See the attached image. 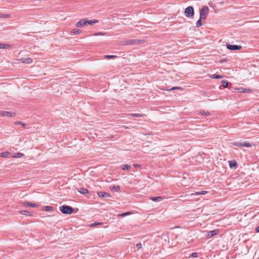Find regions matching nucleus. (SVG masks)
I'll use <instances>...</instances> for the list:
<instances>
[{
	"label": "nucleus",
	"mask_w": 259,
	"mask_h": 259,
	"mask_svg": "<svg viewBox=\"0 0 259 259\" xmlns=\"http://www.w3.org/2000/svg\"><path fill=\"white\" fill-rule=\"evenodd\" d=\"M23 155V154L22 153H17L15 154V155L13 156V157H17V158H20Z\"/></svg>",
	"instance_id": "72a5a7b5"
},
{
	"label": "nucleus",
	"mask_w": 259,
	"mask_h": 259,
	"mask_svg": "<svg viewBox=\"0 0 259 259\" xmlns=\"http://www.w3.org/2000/svg\"><path fill=\"white\" fill-rule=\"evenodd\" d=\"M54 209V207L51 206H45L43 207V210L50 211Z\"/></svg>",
	"instance_id": "aec40b11"
},
{
	"label": "nucleus",
	"mask_w": 259,
	"mask_h": 259,
	"mask_svg": "<svg viewBox=\"0 0 259 259\" xmlns=\"http://www.w3.org/2000/svg\"><path fill=\"white\" fill-rule=\"evenodd\" d=\"M87 19H81L75 24L77 27H83L84 26H87Z\"/></svg>",
	"instance_id": "423d86ee"
},
{
	"label": "nucleus",
	"mask_w": 259,
	"mask_h": 259,
	"mask_svg": "<svg viewBox=\"0 0 259 259\" xmlns=\"http://www.w3.org/2000/svg\"><path fill=\"white\" fill-rule=\"evenodd\" d=\"M251 146V144L247 142H244L242 143V147H250Z\"/></svg>",
	"instance_id": "bb28decb"
},
{
	"label": "nucleus",
	"mask_w": 259,
	"mask_h": 259,
	"mask_svg": "<svg viewBox=\"0 0 259 259\" xmlns=\"http://www.w3.org/2000/svg\"><path fill=\"white\" fill-rule=\"evenodd\" d=\"M227 61H228V59L224 58V59H221L220 60V63H222L223 62H227Z\"/></svg>",
	"instance_id": "ea45409f"
},
{
	"label": "nucleus",
	"mask_w": 259,
	"mask_h": 259,
	"mask_svg": "<svg viewBox=\"0 0 259 259\" xmlns=\"http://www.w3.org/2000/svg\"><path fill=\"white\" fill-rule=\"evenodd\" d=\"M239 92L240 93H249L251 92L250 89L240 88L238 89Z\"/></svg>",
	"instance_id": "6ab92c4d"
},
{
	"label": "nucleus",
	"mask_w": 259,
	"mask_h": 259,
	"mask_svg": "<svg viewBox=\"0 0 259 259\" xmlns=\"http://www.w3.org/2000/svg\"><path fill=\"white\" fill-rule=\"evenodd\" d=\"M258 111H259V109L258 110Z\"/></svg>",
	"instance_id": "a18cd8bd"
},
{
	"label": "nucleus",
	"mask_w": 259,
	"mask_h": 259,
	"mask_svg": "<svg viewBox=\"0 0 259 259\" xmlns=\"http://www.w3.org/2000/svg\"><path fill=\"white\" fill-rule=\"evenodd\" d=\"M12 47V45L10 44H6L4 43H0V49H8Z\"/></svg>",
	"instance_id": "f8f14e48"
},
{
	"label": "nucleus",
	"mask_w": 259,
	"mask_h": 259,
	"mask_svg": "<svg viewBox=\"0 0 259 259\" xmlns=\"http://www.w3.org/2000/svg\"><path fill=\"white\" fill-rule=\"evenodd\" d=\"M255 231L256 232H259V226L256 228Z\"/></svg>",
	"instance_id": "c03bdc74"
},
{
	"label": "nucleus",
	"mask_w": 259,
	"mask_h": 259,
	"mask_svg": "<svg viewBox=\"0 0 259 259\" xmlns=\"http://www.w3.org/2000/svg\"><path fill=\"white\" fill-rule=\"evenodd\" d=\"M231 144L239 147H242V142H234L231 143Z\"/></svg>",
	"instance_id": "4be33fe9"
},
{
	"label": "nucleus",
	"mask_w": 259,
	"mask_h": 259,
	"mask_svg": "<svg viewBox=\"0 0 259 259\" xmlns=\"http://www.w3.org/2000/svg\"><path fill=\"white\" fill-rule=\"evenodd\" d=\"M175 90H182V88L179 87H174L170 88V89H166V90L168 91H170Z\"/></svg>",
	"instance_id": "7c9ffc66"
},
{
	"label": "nucleus",
	"mask_w": 259,
	"mask_h": 259,
	"mask_svg": "<svg viewBox=\"0 0 259 259\" xmlns=\"http://www.w3.org/2000/svg\"><path fill=\"white\" fill-rule=\"evenodd\" d=\"M201 20L202 19H200V18H199V19L196 22V25L197 27H199L202 25Z\"/></svg>",
	"instance_id": "473e14b6"
},
{
	"label": "nucleus",
	"mask_w": 259,
	"mask_h": 259,
	"mask_svg": "<svg viewBox=\"0 0 259 259\" xmlns=\"http://www.w3.org/2000/svg\"><path fill=\"white\" fill-rule=\"evenodd\" d=\"M140 41L137 39H130L125 41V44L126 45H132L134 44H138Z\"/></svg>",
	"instance_id": "9d476101"
},
{
	"label": "nucleus",
	"mask_w": 259,
	"mask_h": 259,
	"mask_svg": "<svg viewBox=\"0 0 259 259\" xmlns=\"http://www.w3.org/2000/svg\"><path fill=\"white\" fill-rule=\"evenodd\" d=\"M93 35H95V36L103 35H104V33H102V32H98V33H94Z\"/></svg>",
	"instance_id": "58836bf2"
},
{
	"label": "nucleus",
	"mask_w": 259,
	"mask_h": 259,
	"mask_svg": "<svg viewBox=\"0 0 259 259\" xmlns=\"http://www.w3.org/2000/svg\"><path fill=\"white\" fill-rule=\"evenodd\" d=\"M78 191L82 194H85L89 193L88 190L83 188H79Z\"/></svg>",
	"instance_id": "f3484780"
},
{
	"label": "nucleus",
	"mask_w": 259,
	"mask_h": 259,
	"mask_svg": "<svg viewBox=\"0 0 259 259\" xmlns=\"http://www.w3.org/2000/svg\"><path fill=\"white\" fill-rule=\"evenodd\" d=\"M104 58L105 59H115L117 58V56L115 55H105Z\"/></svg>",
	"instance_id": "c756f323"
},
{
	"label": "nucleus",
	"mask_w": 259,
	"mask_h": 259,
	"mask_svg": "<svg viewBox=\"0 0 259 259\" xmlns=\"http://www.w3.org/2000/svg\"><path fill=\"white\" fill-rule=\"evenodd\" d=\"M210 77L212 78L220 79V78H222L223 77V76L220 75H217V74H214L211 75Z\"/></svg>",
	"instance_id": "393cba45"
},
{
	"label": "nucleus",
	"mask_w": 259,
	"mask_h": 259,
	"mask_svg": "<svg viewBox=\"0 0 259 259\" xmlns=\"http://www.w3.org/2000/svg\"><path fill=\"white\" fill-rule=\"evenodd\" d=\"M191 255H192V256H193L194 257H196L197 256V253L196 252H193V253H192Z\"/></svg>",
	"instance_id": "a19ab883"
},
{
	"label": "nucleus",
	"mask_w": 259,
	"mask_h": 259,
	"mask_svg": "<svg viewBox=\"0 0 259 259\" xmlns=\"http://www.w3.org/2000/svg\"><path fill=\"white\" fill-rule=\"evenodd\" d=\"M19 213L24 215H29L31 216L32 214L27 210H23L19 211Z\"/></svg>",
	"instance_id": "2eb2a0df"
},
{
	"label": "nucleus",
	"mask_w": 259,
	"mask_h": 259,
	"mask_svg": "<svg viewBox=\"0 0 259 259\" xmlns=\"http://www.w3.org/2000/svg\"><path fill=\"white\" fill-rule=\"evenodd\" d=\"M21 62L26 64H31L32 63V59L31 58H22L19 60Z\"/></svg>",
	"instance_id": "1a4fd4ad"
},
{
	"label": "nucleus",
	"mask_w": 259,
	"mask_h": 259,
	"mask_svg": "<svg viewBox=\"0 0 259 259\" xmlns=\"http://www.w3.org/2000/svg\"><path fill=\"white\" fill-rule=\"evenodd\" d=\"M133 117H143V115L139 113H132L130 114Z\"/></svg>",
	"instance_id": "cd10ccee"
},
{
	"label": "nucleus",
	"mask_w": 259,
	"mask_h": 259,
	"mask_svg": "<svg viewBox=\"0 0 259 259\" xmlns=\"http://www.w3.org/2000/svg\"><path fill=\"white\" fill-rule=\"evenodd\" d=\"M209 9L207 6H203L200 11V19H205L208 13Z\"/></svg>",
	"instance_id": "f03ea898"
},
{
	"label": "nucleus",
	"mask_w": 259,
	"mask_h": 259,
	"mask_svg": "<svg viewBox=\"0 0 259 259\" xmlns=\"http://www.w3.org/2000/svg\"><path fill=\"white\" fill-rule=\"evenodd\" d=\"M101 223H94V224H92L91 226H92V227H94V226H96L97 225H101Z\"/></svg>",
	"instance_id": "79ce46f5"
},
{
	"label": "nucleus",
	"mask_w": 259,
	"mask_h": 259,
	"mask_svg": "<svg viewBox=\"0 0 259 259\" xmlns=\"http://www.w3.org/2000/svg\"><path fill=\"white\" fill-rule=\"evenodd\" d=\"M206 193V191H200V192H196L195 194H192V195H202V194H205Z\"/></svg>",
	"instance_id": "f704fd0d"
},
{
	"label": "nucleus",
	"mask_w": 259,
	"mask_h": 259,
	"mask_svg": "<svg viewBox=\"0 0 259 259\" xmlns=\"http://www.w3.org/2000/svg\"><path fill=\"white\" fill-rule=\"evenodd\" d=\"M184 13L187 17H191L193 16L194 12L193 7L189 6L187 7L185 10Z\"/></svg>",
	"instance_id": "7ed1b4c3"
},
{
	"label": "nucleus",
	"mask_w": 259,
	"mask_h": 259,
	"mask_svg": "<svg viewBox=\"0 0 259 259\" xmlns=\"http://www.w3.org/2000/svg\"><path fill=\"white\" fill-rule=\"evenodd\" d=\"M229 166L231 168H236L237 163L236 160H231L229 161Z\"/></svg>",
	"instance_id": "ddd939ff"
},
{
	"label": "nucleus",
	"mask_w": 259,
	"mask_h": 259,
	"mask_svg": "<svg viewBox=\"0 0 259 259\" xmlns=\"http://www.w3.org/2000/svg\"><path fill=\"white\" fill-rule=\"evenodd\" d=\"M72 33L74 35H79L81 33V31L79 29H74L72 30Z\"/></svg>",
	"instance_id": "412c9836"
},
{
	"label": "nucleus",
	"mask_w": 259,
	"mask_h": 259,
	"mask_svg": "<svg viewBox=\"0 0 259 259\" xmlns=\"http://www.w3.org/2000/svg\"><path fill=\"white\" fill-rule=\"evenodd\" d=\"M10 17L11 16L9 14H0V18H10Z\"/></svg>",
	"instance_id": "2f4dec72"
},
{
	"label": "nucleus",
	"mask_w": 259,
	"mask_h": 259,
	"mask_svg": "<svg viewBox=\"0 0 259 259\" xmlns=\"http://www.w3.org/2000/svg\"><path fill=\"white\" fill-rule=\"evenodd\" d=\"M222 84L224 87V88H227L229 84V82L227 80H222Z\"/></svg>",
	"instance_id": "a878e982"
},
{
	"label": "nucleus",
	"mask_w": 259,
	"mask_h": 259,
	"mask_svg": "<svg viewBox=\"0 0 259 259\" xmlns=\"http://www.w3.org/2000/svg\"><path fill=\"white\" fill-rule=\"evenodd\" d=\"M227 48L230 50H240L242 48L241 46L235 45H230L229 44H227L226 45Z\"/></svg>",
	"instance_id": "39448f33"
},
{
	"label": "nucleus",
	"mask_w": 259,
	"mask_h": 259,
	"mask_svg": "<svg viewBox=\"0 0 259 259\" xmlns=\"http://www.w3.org/2000/svg\"><path fill=\"white\" fill-rule=\"evenodd\" d=\"M10 155V153L9 152H5L0 153V156H1L2 157L8 158V157H9Z\"/></svg>",
	"instance_id": "a211bd4d"
},
{
	"label": "nucleus",
	"mask_w": 259,
	"mask_h": 259,
	"mask_svg": "<svg viewBox=\"0 0 259 259\" xmlns=\"http://www.w3.org/2000/svg\"><path fill=\"white\" fill-rule=\"evenodd\" d=\"M97 194H98V196L101 198H107V197H110L109 194L107 192H103V191L98 192Z\"/></svg>",
	"instance_id": "6e6552de"
},
{
	"label": "nucleus",
	"mask_w": 259,
	"mask_h": 259,
	"mask_svg": "<svg viewBox=\"0 0 259 259\" xmlns=\"http://www.w3.org/2000/svg\"><path fill=\"white\" fill-rule=\"evenodd\" d=\"M60 210L62 213L70 214L73 211V208L68 205H62L60 207Z\"/></svg>",
	"instance_id": "f257e3e1"
},
{
	"label": "nucleus",
	"mask_w": 259,
	"mask_h": 259,
	"mask_svg": "<svg viewBox=\"0 0 259 259\" xmlns=\"http://www.w3.org/2000/svg\"><path fill=\"white\" fill-rule=\"evenodd\" d=\"M110 189L118 191L120 190V187L119 186L113 185L110 187Z\"/></svg>",
	"instance_id": "b1692460"
},
{
	"label": "nucleus",
	"mask_w": 259,
	"mask_h": 259,
	"mask_svg": "<svg viewBox=\"0 0 259 259\" xmlns=\"http://www.w3.org/2000/svg\"><path fill=\"white\" fill-rule=\"evenodd\" d=\"M14 123L15 124H19L20 125H22L23 127H25L26 125V124L24 123L21 121H16Z\"/></svg>",
	"instance_id": "c9c22d12"
},
{
	"label": "nucleus",
	"mask_w": 259,
	"mask_h": 259,
	"mask_svg": "<svg viewBox=\"0 0 259 259\" xmlns=\"http://www.w3.org/2000/svg\"><path fill=\"white\" fill-rule=\"evenodd\" d=\"M200 113L201 114V115H204V116H209L210 115V113L209 112V111H203V110H201L200 111Z\"/></svg>",
	"instance_id": "5701e85b"
},
{
	"label": "nucleus",
	"mask_w": 259,
	"mask_h": 259,
	"mask_svg": "<svg viewBox=\"0 0 259 259\" xmlns=\"http://www.w3.org/2000/svg\"><path fill=\"white\" fill-rule=\"evenodd\" d=\"M131 167V166L130 165H128V164H124V165H122L121 166V168L125 170H127L128 169H130Z\"/></svg>",
	"instance_id": "c85d7f7f"
},
{
	"label": "nucleus",
	"mask_w": 259,
	"mask_h": 259,
	"mask_svg": "<svg viewBox=\"0 0 259 259\" xmlns=\"http://www.w3.org/2000/svg\"><path fill=\"white\" fill-rule=\"evenodd\" d=\"M133 166H134V167H139V166H140V165H139V164H134L133 165Z\"/></svg>",
	"instance_id": "37998d69"
},
{
	"label": "nucleus",
	"mask_w": 259,
	"mask_h": 259,
	"mask_svg": "<svg viewBox=\"0 0 259 259\" xmlns=\"http://www.w3.org/2000/svg\"><path fill=\"white\" fill-rule=\"evenodd\" d=\"M150 199L154 201H160L163 199V198L161 196L151 197Z\"/></svg>",
	"instance_id": "4468645a"
},
{
	"label": "nucleus",
	"mask_w": 259,
	"mask_h": 259,
	"mask_svg": "<svg viewBox=\"0 0 259 259\" xmlns=\"http://www.w3.org/2000/svg\"><path fill=\"white\" fill-rule=\"evenodd\" d=\"M23 205L25 207H37V205L34 203L29 202L28 201H24L23 202Z\"/></svg>",
	"instance_id": "9b49d317"
},
{
	"label": "nucleus",
	"mask_w": 259,
	"mask_h": 259,
	"mask_svg": "<svg viewBox=\"0 0 259 259\" xmlns=\"http://www.w3.org/2000/svg\"><path fill=\"white\" fill-rule=\"evenodd\" d=\"M136 247L137 248V249L138 250H140V249L142 248V244L139 242V243H138L137 244H136Z\"/></svg>",
	"instance_id": "4c0bfd02"
},
{
	"label": "nucleus",
	"mask_w": 259,
	"mask_h": 259,
	"mask_svg": "<svg viewBox=\"0 0 259 259\" xmlns=\"http://www.w3.org/2000/svg\"><path fill=\"white\" fill-rule=\"evenodd\" d=\"M219 232V229L213 230L212 231H209L207 234V237L209 238L213 237L214 235H217Z\"/></svg>",
	"instance_id": "0eeeda50"
},
{
	"label": "nucleus",
	"mask_w": 259,
	"mask_h": 259,
	"mask_svg": "<svg viewBox=\"0 0 259 259\" xmlns=\"http://www.w3.org/2000/svg\"><path fill=\"white\" fill-rule=\"evenodd\" d=\"M0 115L3 116L14 117L16 115V113L10 111H1Z\"/></svg>",
	"instance_id": "20e7f679"
},
{
	"label": "nucleus",
	"mask_w": 259,
	"mask_h": 259,
	"mask_svg": "<svg viewBox=\"0 0 259 259\" xmlns=\"http://www.w3.org/2000/svg\"><path fill=\"white\" fill-rule=\"evenodd\" d=\"M131 212L130 211H128V212H126L120 214L119 215V216H121V217H125V216H126L127 215H128V214H131Z\"/></svg>",
	"instance_id": "e433bc0d"
},
{
	"label": "nucleus",
	"mask_w": 259,
	"mask_h": 259,
	"mask_svg": "<svg viewBox=\"0 0 259 259\" xmlns=\"http://www.w3.org/2000/svg\"><path fill=\"white\" fill-rule=\"evenodd\" d=\"M98 21H99L98 20H88L87 19V22H86L87 25L88 24L93 25L95 24V23H98Z\"/></svg>",
	"instance_id": "dca6fc26"
}]
</instances>
